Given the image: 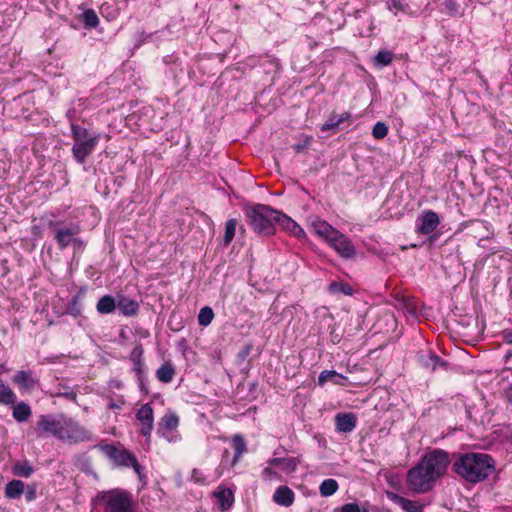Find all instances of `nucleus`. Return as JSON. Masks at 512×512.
Segmentation results:
<instances>
[{"label": "nucleus", "mask_w": 512, "mask_h": 512, "mask_svg": "<svg viewBox=\"0 0 512 512\" xmlns=\"http://www.w3.org/2000/svg\"><path fill=\"white\" fill-rule=\"evenodd\" d=\"M453 470L470 483L484 481L494 471L493 458L485 453H466L453 463Z\"/></svg>", "instance_id": "obj_1"}, {"label": "nucleus", "mask_w": 512, "mask_h": 512, "mask_svg": "<svg viewBox=\"0 0 512 512\" xmlns=\"http://www.w3.org/2000/svg\"><path fill=\"white\" fill-rule=\"evenodd\" d=\"M278 210L268 205L256 204L246 209V217L252 229L264 236H270L275 233V219Z\"/></svg>", "instance_id": "obj_2"}, {"label": "nucleus", "mask_w": 512, "mask_h": 512, "mask_svg": "<svg viewBox=\"0 0 512 512\" xmlns=\"http://www.w3.org/2000/svg\"><path fill=\"white\" fill-rule=\"evenodd\" d=\"M71 135L74 140L72 147L73 157L78 163L83 164L97 146L100 140V133H91L85 127L72 124Z\"/></svg>", "instance_id": "obj_3"}, {"label": "nucleus", "mask_w": 512, "mask_h": 512, "mask_svg": "<svg viewBox=\"0 0 512 512\" xmlns=\"http://www.w3.org/2000/svg\"><path fill=\"white\" fill-rule=\"evenodd\" d=\"M48 227L52 230L54 239L60 250L72 246L75 252H82L86 246L83 239L77 237L81 232L78 224L64 225L61 221H49Z\"/></svg>", "instance_id": "obj_4"}, {"label": "nucleus", "mask_w": 512, "mask_h": 512, "mask_svg": "<svg viewBox=\"0 0 512 512\" xmlns=\"http://www.w3.org/2000/svg\"><path fill=\"white\" fill-rule=\"evenodd\" d=\"M58 439L69 444L93 440V434L71 417L64 415Z\"/></svg>", "instance_id": "obj_5"}, {"label": "nucleus", "mask_w": 512, "mask_h": 512, "mask_svg": "<svg viewBox=\"0 0 512 512\" xmlns=\"http://www.w3.org/2000/svg\"><path fill=\"white\" fill-rule=\"evenodd\" d=\"M437 478L434 477L420 462L410 469L407 474V484L409 488L417 493H426L430 491Z\"/></svg>", "instance_id": "obj_6"}, {"label": "nucleus", "mask_w": 512, "mask_h": 512, "mask_svg": "<svg viewBox=\"0 0 512 512\" xmlns=\"http://www.w3.org/2000/svg\"><path fill=\"white\" fill-rule=\"evenodd\" d=\"M420 463L439 479L442 477L450 464L449 454L442 449H434L427 452L421 459Z\"/></svg>", "instance_id": "obj_7"}, {"label": "nucleus", "mask_w": 512, "mask_h": 512, "mask_svg": "<svg viewBox=\"0 0 512 512\" xmlns=\"http://www.w3.org/2000/svg\"><path fill=\"white\" fill-rule=\"evenodd\" d=\"M103 502V512H134L131 497L122 491H112L105 494Z\"/></svg>", "instance_id": "obj_8"}, {"label": "nucleus", "mask_w": 512, "mask_h": 512, "mask_svg": "<svg viewBox=\"0 0 512 512\" xmlns=\"http://www.w3.org/2000/svg\"><path fill=\"white\" fill-rule=\"evenodd\" d=\"M64 414H46L40 415L37 421V429L41 434H50L58 439Z\"/></svg>", "instance_id": "obj_9"}, {"label": "nucleus", "mask_w": 512, "mask_h": 512, "mask_svg": "<svg viewBox=\"0 0 512 512\" xmlns=\"http://www.w3.org/2000/svg\"><path fill=\"white\" fill-rule=\"evenodd\" d=\"M98 447L117 466L128 467L129 462L133 460V454L114 445L106 444L99 445Z\"/></svg>", "instance_id": "obj_10"}, {"label": "nucleus", "mask_w": 512, "mask_h": 512, "mask_svg": "<svg viewBox=\"0 0 512 512\" xmlns=\"http://www.w3.org/2000/svg\"><path fill=\"white\" fill-rule=\"evenodd\" d=\"M328 244L344 258H350L355 255V247L347 236L338 231V235H334Z\"/></svg>", "instance_id": "obj_11"}, {"label": "nucleus", "mask_w": 512, "mask_h": 512, "mask_svg": "<svg viewBox=\"0 0 512 512\" xmlns=\"http://www.w3.org/2000/svg\"><path fill=\"white\" fill-rule=\"evenodd\" d=\"M136 418L141 425V435L150 437L154 423L153 408L151 405L148 403L142 405L136 413Z\"/></svg>", "instance_id": "obj_12"}, {"label": "nucleus", "mask_w": 512, "mask_h": 512, "mask_svg": "<svg viewBox=\"0 0 512 512\" xmlns=\"http://www.w3.org/2000/svg\"><path fill=\"white\" fill-rule=\"evenodd\" d=\"M440 223L439 216L434 211H426L421 217V224L418 226V233L427 235L433 232Z\"/></svg>", "instance_id": "obj_13"}, {"label": "nucleus", "mask_w": 512, "mask_h": 512, "mask_svg": "<svg viewBox=\"0 0 512 512\" xmlns=\"http://www.w3.org/2000/svg\"><path fill=\"white\" fill-rule=\"evenodd\" d=\"M279 225L283 230L291 232L297 237L304 235V230L290 217L278 211V215L275 219V226Z\"/></svg>", "instance_id": "obj_14"}, {"label": "nucleus", "mask_w": 512, "mask_h": 512, "mask_svg": "<svg viewBox=\"0 0 512 512\" xmlns=\"http://www.w3.org/2000/svg\"><path fill=\"white\" fill-rule=\"evenodd\" d=\"M417 360L422 367L432 371L436 370L438 367L445 366V362L430 351L419 352L417 355Z\"/></svg>", "instance_id": "obj_15"}, {"label": "nucleus", "mask_w": 512, "mask_h": 512, "mask_svg": "<svg viewBox=\"0 0 512 512\" xmlns=\"http://www.w3.org/2000/svg\"><path fill=\"white\" fill-rule=\"evenodd\" d=\"M311 228L316 235L322 237L327 242H329L334 235H338V230L324 220L317 219L312 221Z\"/></svg>", "instance_id": "obj_16"}, {"label": "nucleus", "mask_w": 512, "mask_h": 512, "mask_svg": "<svg viewBox=\"0 0 512 512\" xmlns=\"http://www.w3.org/2000/svg\"><path fill=\"white\" fill-rule=\"evenodd\" d=\"M356 416L353 413H339L335 416L336 428L339 432L348 433L356 427Z\"/></svg>", "instance_id": "obj_17"}, {"label": "nucleus", "mask_w": 512, "mask_h": 512, "mask_svg": "<svg viewBox=\"0 0 512 512\" xmlns=\"http://www.w3.org/2000/svg\"><path fill=\"white\" fill-rule=\"evenodd\" d=\"M273 500L280 506L289 507L294 502V492L288 486H280L276 489Z\"/></svg>", "instance_id": "obj_18"}, {"label": "nucleus", "mask_w": 512, "mask_h": 512, "mask_svg": "<svg viewBox=\"0 0 512 512\" xmlns=\"http://www.w3.org/2000/svg\"><path fill=\"white\" fill-rule=\"evenodd\" d=\"M13 381L19 386V388L24 390H31L37 384V380L34 378L33 373L31 371L24 370L18 371L15 374Z\"/></svg>", "instance_id": "obj_19"}, {"label": "nucleus", "mask_w": 512, "mask_h": 512, "mask_svg": "<svg viewBox=\"0 0 512 512\" xmlns=\"http://www.w3.org/2000/svg\"><path fill=\"white\" fill-rule=\"evenodd\" d=\"M117 307L125 316H133L137 314L139 310V303L131 298L125 296H119L117 301Z\"/></svg>", "instance_id": "obj_20"}, {"label": "nucleus", "mask_w": 512, "mask_h": 512, "mask_svg": "<svg viewBox=\"0 0 512 512\" xmlns=\"http://www.w3.org/2000/svg\"><path fill=\"white\" fill-rule=\"evenodd\" d=\"M214 495L217 498L222 511L228 510L234 502L233 492L229 488L219 486L214 492Z\"/></svg>", "instance_id": "obj_21"}, {"label": "nucleus", "mask_w": 512, "mask_h": 512, "mask_svg": "<svg viewBox=\"0 0 512 512\" xmlns=\"http://www.w3.org/2000/svg\"><path fill=\"white\" fill-rule=\"evenodd\" d=\"M179 425V417L174 412H167L159 422V429L167 432V431H174L177 429Z\"/></svg>", "instance_id": "obj_22"}, {"label": "nucleus", "mask_w": 512, "mask_h": 512, "mask_svg": "<svg viewBox=\"0 0 512 512\" xmlns=\"http://www.w3.org/2000/svg\"><path fill=\"white\" fill-rule=\"evenodd\" d=\"M346 377L343 375L337 373L334 370H324L320 373L318 377V382L320 385H323L324 383L331 381L337 385H344L346 382Z\"/></svg>", "instance_id": "obj_23"}, {"label": "nucleus", "mask_w": 512, "mask_h": 512, "mask_svg": "<svg viewBox=\"0 0 512 512\" xmlns=\"http://www.w3.org/2000/svg\"><path fill=\"white\" fill-rule=\"evenodd\" d=\"M270 466H281L286 473H291L297 468V460L295 458H271L267 462Z\"/></svg>", "instance_id": "obj_24"}, {"label": "nucleus", "mask_w": 512, "mask_h": 512, "mask_svg": "<svg viewBox=\"0 0 512 512\" xmlns=\"http://www.w3.org/2000/svg\"><path fill=\"white\" fill-rule=\"evenodd\" d=\"M13 418L18 422H26L32 415L30 406L25 402L16 404L12 412Z\"/></svg>", "instance_id": "obj_25"}, {"label": "nucleus", "mask_w": 512, "mask_h": 512, "mask_svg": "<svg viewBox=\"0 0 512 512\" xmlns=\"http://www.w3.org/2000/svg\"><path fill=\"white\" fill-rule=\"evenodd\" d=\"M25 484L20 480L10 481L5 488V495L8 498L16 499L24 493Z\"/></svg>", "instance_id": "obj_26"}, {"label": "nucleus", "mask_w": 512, "mask_h": 512, "mask_svg": "<svg viewBox=\"0 0 512 512\" xmlns=\"http://www.w3.org/2000/svg\"><path fill=\"white\" fill-rule=\"evenodd\" d=\"M116 307L117 303L115 299L110 295L101 297L96 305L97 311L101 314L112 313Z\"/></svg>", "instance_id": "obj_27"}, {"label": "nucleus", "mask_w": 512, "mask_h": 512, "mask_svg": "<svg viewBox=\"0 0 512 512\" xmlns=\"http://www.w3.org/2000/svg\"><path fill=\"white\" fill-rule=\"evenodd\" d=\"M174 375H175V369L172 366V364L169 362H165L156 371V376H157L158 380L163 383L171 382Z\"/></svg>", "instance_id": "obj_28"}, {"label": "nucleus", "mask_w": 512, "mask_h": 512, "mask_svg": "<svg viewBox=\"0 0 512 512\" xmlns=\"http://www.w3.org/2000/svg\"><path fill=\"white\" fill-rule=\"evenodd\" d=\"M351 117L350 113L345 112L341 114L340 116L332 115L325 124L322 125L321 130L322 131H328L331 129H336L338 126L344 122L345 120H348Z\"/></svg>", "instance_id": "obj_29"}, {"label": "nucleus", "mask_w": 512, "mask_h": 512, "mask_svg": "<svg viewBox=\"0 0 512 512\" xmlns=\"http://www.w3.org/2000/svg\"><path fill=\"white\" fill-rule=\"evenodd\" d=\"M16 402L15 393L0 380V403L11 405Z\"/></svg>", "instance_id": "obj_30"}, {"label": "nucleus", "mask_w": 512, "mask_h": 512, "mask_svg": "<svg viewBox=\"0 0 512 512\" xmlns=\"http://www.w3.org/2000/svg\"><path fill=\"white\" fill-rule=\"evenodd\" d=\"M337 490L338 483L335 479L332 478L325 479L319 487L320 494L323 497L332 496L333 494L336 493Z\"/></svg>", "instance_id": "obj_31"}, {"label": "nucleus", "mask_w": 512, "mask_h": 512, "mask_svg": "<svg viewBox=\"0 0 512 512\" xmlns=\"http://www.w3.org/2000/svg\"><path fill=\"white\" fill-rule=\"evenodd\" d=\"M34 472V468L28 461L17 462L13 467V473L17 476L28 478Z\"/></svg>", "instance_id": "obj_32"}, {"label": "nucleus", "mask_w": 512, "mask_h": 512, "mask_svg": "<svg viewBox=\"0 0 512 512\" xmlns=\"http://www.w3.org/2000/svg\"><path fill=\"white\" fill-rule=\"evenodd\" d=\"M393 60V53L388 50L379 51L373 59V63L377 67L389 65Z\"/></svg>", "instance_id": "obj_33"}, {"label": "nucleus", "mask_w": 512, "mask_h": 512, "mask_svg": "<svg viewBox=\"0 0 512 512\" xmlns=\"http://www.w3.org/2000/svg\"><path fill=\"white\" fill-rule=\"evenodd\" d=\"M237 225H238L237 219L232 218V219L227 220V222L225 224V234H224V244L225 245H229L232 242V240L235 236Z\"/></svg>", "instance_id": "obj_34"}, {"label": "nucleus", "mask_w": 512, "mask_h": 512, "mask_svg": "<svg viewBox=\"0 0 512 512\" xmlns=\"http://www.w3.org/2000/svg\"><path fill=\"white\" fill-rule=\"evenodd\" d=\"M329 291L332 293H342L344 295H352V287L345 282H332L329 285Z\"/></svg>", "instance_id": "obj_35"}, {"label": "nucleus", "mask_w": 512, "mask_h": 512, "mask_svg": "<svg viewBox=\"0 0 512 512\" xmlns=\"http://www.w3.org/2000/svg\"><path fill=\"white\" fill-rule=\"evenodd\" d=\"M213 317H214L213 310L210 307L205 306V307L201 308V310L198 314V323L201 326H208L212 322Z\"/></svg>", "instance_id": "obj_36"}, {"label": "nucleus", "mask_w": 512, "mask_h": 512, "mask_svg": "<svg viewBox=\"0 0 512 512\" xmlns=\"http://www.w3.org/2000/svg\"><path fill=\"white\" fill-rule=\"evenodd\" d=\"M399 503L402 508L407 512H423V505L417 501H412L406 498H399Z\"/></svg>", "instance_id": "obj_37"}, {"label": "nucleus", "mask_w": 512, "mask_h": 512, "mask_svg": "<svg viewBox=\"0 0 512 512\" xmlns=\"http://www.w3.org/2000/svg\"><path fill=\"white\" fill-rule=\"evenodd\" d=\"M83 22L85 26L95 28L99 24V18L94 10L88 9L83 13Z\"/></svg>", "instance_id": "obj_38"}, {"label": "nucleus", "mask_w": 512, "mask_h": 512, "mask_svg": "<svg viewBox=\"0 0 512 512\" xmlns=\"http://www.w3.org/2000/svg\"><path fill=\"white\" fill-rule=\"evenodd\" d=\"M388 134V127L383 122H377L373 129L372 135L375 139H383Z\"/></svg>", "instance_id": "obj_39"}, {"label": "nucleus", "mask_w": 512, "mask_h": 512, "mask_svg": "<svg viewBox=\"0 0 512 512\" xmlns=\"http://www.w3.org/2000/svg\"><path fill=\"white\" fill-rule=\"evenodd\" d=\"M143 353L144 349L141 343H138L132 350L130 354V359L133 361V363L141 362L143 361Z\"/></svg>", "instance_id": "obj_40"}, {"label": "nucleus", "mask_w": 512, "mask_h": 512, "mask_svg": "<svg viewBox=\"0 0 512 512\" xmlns=\"http://www.w3.org/2000/svg\"><path fill=\"white\" fill-rule=\"evenodd\" d=\"M387 8L394 13V15H397L398 12L405 11V5L402 4L400 0H388L387 1Z\"/></svg>", "instance_id": "obj_41"}, {"label": "nucleus", "mask_w": 512, "mask_h": 512, "mask_svg": "<svg viewBox=\"0 0 512 512\" xmlns=\"http://www.w3.org/2000/svg\"><path fill=\"white\" fill-rule=\"evenodd\" d=\"M25 495V498L28 502L30 501H33L36 499L37 497V488H36V485L32 484V485H28L26 487V489L24 488V493Z\"/></svg>", "instance_id": "obj_42"}, {"label": "nucleus", "mask_w": 512, "mask_h": 512, "mask_svg": "<svg viewBox=\"0 0 512 512\" xmlns=\"http://www.w3.org/2000/svg\"><path fill=\"white\" fill-rule=\"evenodd\" d=\"M144 361L134 363V371L138 376V380L140 382V387L143 388V376H144Z\"/></svg>", "instance_id": "obj_43"}, {"label": "nucleus", "mask_w": 512, "mask_h": 512, "mask_svg": "<svg viewBox=\"0 0 512 512\" xmlns=\"http://www.w3.org/2000/svg\"><path fill=\"white\" fill-rule=\"evenodd\" d=\"M233 442L235 444L236 455L239 456L245 451V442L239 435L234 436Z\"/></svg>", "instance_id": "obj_44"}, {"label": "nucleus", "mask_w": 512, "mask_h": 512, "mask_svg": "<svg viewBox=\"0 0 512 512\" xmlns=\"http://www.w3.org/2000/svg\"><path fill=\"white\" fill-rule=\"evenodd\" d=\"M340 512H368L367 510H361L357 503H347L340 508Z\"/></svg>", "instance_id": "obj_45"}, {"label": "nucleus", "mask_w": 512, "mask_h": 512, "mask_svg": "<svg viewBox=\"0 0 512 512\" xmlns=\"http://www.w3.org/2000/svg\"><path fill=\"white\" fill-rule=\"evenodd\" d=\"M272 466L266 467L263 470V478L267 481H273L275 479H279L278 474L274 472L271 468Z\"/></svg>", "instance_id": "obj_46"}, {"label": "nucleus", "mask_w": 512, "mask_h": 512, "mask_svg": "<svg viewBox=\"0 0 512 512\" xmlns=\"http://www.w3.org/2000/svg\"><path fill=\"white\" fill-rule=\"evenodd\" d=\"M129 466H132L134 471L138 474V476L141 478L142 474H141V471H142V467L140 466V464L138 463L137 459L135 456H133V460H131L129 462Z\"/></svg>", "instance_id": "obj_47"}, {"label": "nucleus", "mask_w": 512, "mask_h": 512, "mask_svg": "<svg viewBox=\"0 0 512 512\" xmlns=\"http://www.w3.org/2000/svg\"><path fill=\"white\" fill-rule=\"evenodd\" d=\"M60 395H62L66 399L72 400V401L76 400V397H77L76 393L73 390L62 392V393H60Z\"/></svg>", "instance_id": "obj_48"}, {"label": "nucleus", "mask_w": 512, "mask_h": 512, "mask_svg": "<svg viewBox=\"0 0 512 512\" xmlns=\"http://www.w3.org/2000/svg\"><path fill=\"white\" fill-rule=\"evenodd\" d=\"M503 339L506 343L512 344V330H506L503 332Z\"/></svg>", "instance_id": "obj_49"}, {"label": "nucleus", "mask_w": 512, "mask_h": 512, "mask_svg": "<svg viewBox=\"0 0 512 512\" xmlns=\"http://www.w3.org/2000/svg\"><path fill=\"white\" fill-rule=\"evenodd\" d=\"M306 145L307 144H295V145H293V149L295 150V152L300 153L304 150Z\"/></svg>", "instance_id": "obj_50"}, {"label": "nucleus", "mask_w": 512, "mask_h": 512, "mask_svg": "<svg viewBox=\"0 0 512 512\" xmlns=\"http://www.w3.org/2000/svg\"><path fill=\"white\" fill-rule=\"evenodd\" d=\"M506 397L508 401L512 404V385L507 389Z\"/></svg>", "instance_id": "obj_51"}, {"label": "nucleus", "mask_w": 512, "mask_h": 512, "mask_svg": "<svg viewBox=\"0 0 512 512\" xmlns=\"http://www.w3.org/2000/svg\"><path fill=\"white\" fill-rule=\"evenodd\" d=\"M109 408H111V409H120L121 405L117 404V403H110L109 404Z\"/></svg>", "instance_id": "obj_52"}, {"label": "nucleus", "mask_w": 512, "mask_h": 512, "mask_svg": "<svg viewBox=\"0 0 512 512\" xmlns=\"http://www.w3.org/2000/svg\"><path fill=\"white\" fill-rule=\"evenodd\" d=\"M0 512H7V511L0 507Z\"/></svg>", "instance_id": "obj_53"}, {"label": "nucleus", "mask_w": 512, "mask_h": 512, "mask_svg": "<svg viewBox=\"0 0 512 512\" xmlns=\"http://www.w3.org/2000/svg\"><path fill=\"white\" fill-rule=\"evenodd\" d=\"M197 471L196 470H193V477H195Z\"/></svg>", "instance_id": "obj_54"}]
</instances>
